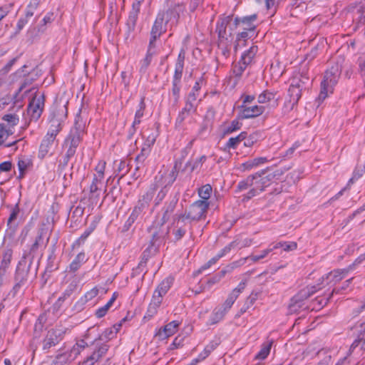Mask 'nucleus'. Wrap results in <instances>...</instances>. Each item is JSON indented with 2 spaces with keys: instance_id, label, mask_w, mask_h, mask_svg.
Returning a JSON list of instances; mask_svg holds the SVG:
<instances>
[{
  "instance_id": "36",
  "label": "nucleus",
  "mask_w": 365,
  "mask_h": 365,
  "mask_svg": "<svg viewBox=\"0 0 365 365\" xmlns=\"http://www.w3.org/2000/svg\"><path fill=\"white\" fill-rule=\"evenodd\" d=\"M46 322V317L44 314H41L38 316L36 321L34 328V336L35 338L40 337L44 327V324Z\"/></svg>"
},
{
  "instance_id": "23",
  "label": "nucleus",
  "mask_w": 365,
  "mask_h": 365,
  "mask_svg": "<svg viewBox=\"0 0 365 365\" xmlns=\"http://www.w3.org/2000/svg\"><path fill=\"white\" fill-rule=\"evenodd\" d=\"M87 258L84 252H79L71 264L66 267L65 272L70 273H75L77 272L81 265L87 261Z\"/></svg>"
},
{
  "instance_id": "61",
  "label": "nucleus",
  "mask_w": 365,
  "mask_h": 365,
  "mask_svg": "<svg viewBox=\"0 0 365 365\" xmlns=\"http://www.w3.org/2000/svg\"><path fill=\"white\" fill-rule=\"evenodd\" d=\"M138 16V13H136V11H130L127 21V25L128 26L129 29L134 30L136 25Z\"/></svg>"
},
{
  "instance_id": "14",
  "label": "nucleus",
  "mask_w": 365,
  "mask_h": 365,
  "mask_svg": "<svg viewBox=\"0 0 365 365\" xmlns=\"http://www.w3.org/2000/svg\"><path fill=\"white\" fill-rule=\"evenodd\" d=\"M239 108L241 110L238 113L237 117L238 119L241 120L256 118L262 115L265 110L264 106L257 105L251 107L242 105Z\"/></svg>"
},
{
  "instance_id": "8",
  "label": "nucleus",
  "mask_w": 365,
  "mask_h": 365,
  "mask_svg": "<svg viewBox=\"0 0 365 365\" xmlns=\"http://www.w3.org/2000/svg\"><path fill=\"white\" fill-rule=\"evenodd\" d=\"M232 15H229L222 18H220L216 23V33L217 34L219 47L224 43V41L230 42L229 38L232 36V28L230 29V32L227 33V27L232 21Z\"/></svg>"
},
{
  "instance_id": "11",
  "label": "nucleus",
  "mask_w": 365,
  "mask_h": 365,
  "mask_svg": "<svg viewBox=\"0 0 365 365\" xmlns=\"http://www.w3.org/2000/svg\"><path fill=\"white\" fill-rule=\"evenodd\" d=\"M68 101H63L61 99L55 100L50 108L48 118L64 122L68 115Z\"/></svg>"
},
{
  "instance_id": "18",
  "label": "nucleus",
  "mask_w": 365,
  "mask_h": 365,
  "mask_svg": "<svg viewBox=\"0 0 365 365\" xmlns=\"http://www.w3.org/2000/svg\"><path fill=\"white\" fill-rule=\"evenodd\" d=\"M27 66L26 65L23 66L21 68V72L24 73V76H26L25 78L24 79L23 82L21 83L19 88L16 92V93L14 96V98H16L19 94L28 86L32 84L35 81H36L40 76L38 73V71L36 68L33 69L31 72H29L28 73H24V68H26Z\"/></svg>"
},
{
  "instance_id": "3",
  "label": "nucleus",
  "mask_w": 365,
  "mask_h": 365,
  "mask_svg": "<svg viewBox=\"0 0 365 365\" xmlns=\"http://www.w3.org/2000/svg\"><path fill=\"white\" fill-rule=\"evenodd\" d=\"M341 69L339 65L335 64L327 69L324 75V78L320 85V92L316 99L318 106L328 96L329 93H332L335 86L341 76Z\"/></svg>"
},
{
  "instance_id": "22",
  "label": "nucleus",
  "mask_w": 365,
  "mask_h": 365,
  "mask_svg": "<svg viewBox=\"0 0 365 365\" xmlns=\"http://www.w3.org/2000/svg\"><path fill=\"white\" fill-rule=\"evenodd\" d=\"M20 212L19 204H16L12 208L10 215L7 220V231L9 232V237H13L18 227V224L12 225V222L17 218V216Z\"/></svg>"
},
{
  "instance_id": "6",
  "label": "nucleus",
  "mask_w": 365,
  "mask_h": 365,
  "mask_svg": "<svg viewBox=\"0 0 365 365\" xmlns=\"http://www.w3.org/2000/svg\"><path fill=\"white\" fill-rule=\"evenodd\" d=\"M321 289L320 284L317 283L312 286L308 285L299 290L292 297L289 305V311L291 313L297 312L304 305V301Z\"/></svg>"
},
{
  "instance_id": "34",
  "label": "nucleus",
  "mask_w": 365,
  "mask_h": 365,
  "mask_svg": "<svg viewBox=\"0 0 365 365\" xmlns=\"http://www.w3.org/2000/svg\"><path fill=\"white\" fill-rule=\"evenodd\" d=\"M257 51L258 47L257 46L253 45L248 50L245 51L242 54L240 60L242 61L243 64L249 66L252 63Z\"/></svg>"
},
{
  "instance_id": "31",
  "label": "nucleus",
  "mask_w": 365,
  "mask_h": 365,
  "mask_svg": "<svg viewBox=\"0 0 365 365\" xmlns=\"http://www.w3.org/2000/svg\"><path fill=\"white\" fill-rule=\"evenodd\" d=\"M13 255V250L11 248H8L4 250L2 256V260L0 264V274L4 275L6 274L7 269L9 268Z\"/></svg>"
},
{
  "instance_id": "28",
  "label": "nucleus",
  "mask_w": 365,
  "mask_h": 365,
  "mask_svg": "<svg viewBox=\"0 0 365 365\" xmlns=\"http://www.w3.org/2000/svg\"><path fill=\"white\" fill-rule=\"evenodd\" d=\"M252 244V240L246 238L243 240H240L239 239H235L227 245H226L223 250L225 254H228L232 249H242L243 247H247L250 246Z\"/></svg>"
},
{
  "instance_id": "45",
  "label": "nucleus",
  "mask_w": 365,
  "mask_h": 365,
  "mask_svg": "<svg viewBox=\"0 0 365 365\" xmlns=\"http://www.w3.org/2000/svg\"><path fill=\"white\" fill-rule=\"evenodd\" d=\"M109 347V345L106 343L101 344L93 351L91 356H93L95 361L97 362L107 353Z\"/></svg>"
},
{
  "instance_id": "51",
  "label": "nucleus",
  "mask_w": 365,
  "mask_h": 365,
  "mask_svg": "<svg viewBox=\"0 0 365 365\" xmlns=\"http://www.w3.org/2000/svg\"><path fill=\"white\" fill-rule=\"evenodd\" d=\"M212 188L210 185L207 184L202 186L198 190V195L201 197V200L207 201V200L210 197L212 193Z\"/></svg>"
},
{
  "instance_id": "57",
  "label": "nucleus",
  "mask_w": 365,
  "mask_h": 365,
  "mask_svg": "<svg viewBox=\"0 0 365 365\" xmlns=\"http://www.w3.org/2000/svg\"><path fill=\"white\" fill-rule=\"evenodd\" d=\"M128 167V164H127L125 160H120L117 168L118 174L121 173L118 179V183H119L120 180L128 173L129 169Z\"/></svg>"
},
{
  "instance_id": "17",
  "label": "nucleus",
  "mask_w": 365,
  "mask_h": 365,
  "mask_svg": "<svg viewBox=\"0 0 365 365\" xmlns=\"http://www.w3.org/2000/svg\"><path fill=\"white\" fill-rule=\"evenodd\" d=\"M158 135V131L152 133L147 136L141 152L135 158L137 162H143L150 151V147L154 145Z\"/></svg>"
},
{
  "instance_id": "33",
  "label": "nucleus",
  "mask_w": 365,
  "mask_h": 365,
  "mask_svg": "<svg viewBox=\"0 0 365 365\" xmlns=\"http://www.w3.org/2000/svg\"><path fill=\"white\" fill-rule=\"evenodd\" d=\"M170 8H169L165 14L166 18V22H168L171 20L174 21H177L178 19L180 16V12L182 11V5L178 4H175L174 7H173V4L170 5Z\"/></svg>"
},
{
  "instance_id": "55",
  "label": "nucleus",
  "mask_w": 365,
  "mask_h": 365,
  "mask_svg": "<svg viewBox=\"0 0 365 365\" xmlns=\"http://www.w3.org/2000/svg\"><path fill=\"white\" fill-rule=\"evenodd\" d=\"M114 331L113 329H106L101 335L98 336L93 341L91 342V345H93L95 342L97 341H102L104 339H107V341H109L112 339L115 336Z\"/></svg>"
},
{
  "instance_id": "27",
  "label": "nucleus",
  "mask_w": 365,
  "mask_h": 365,
  "mask_svg": "<svg viewBox=\"0 0 365 365\" xmlns=\"http://www.w3.org/2000/svg\"><path fill=\"white\" fill-rule=\"evenodd\" d=\"M269 160L266 157L255 158L252 160H249L245 163H242L240 166L242 171H250L253 168H257L260 165L267 163Z\"/></svg>"
},
{
  "instance_id": "54",
  "label": "nucleus",
  "mask_w": 365,
  "mask_h": 365,
  "mask_svg": "<svg viewBox=\"0 0 365 365\" xmlns=\"http://www.w3.org/2000/svg\"><path fill=\"white\" fill-rule=\"evenodd\" d=\"M271 343L264 344L259 351L255 356V359L263 360L267 357L271 349Z\"/></svg>"
},
{
  "instance_id": "42",
  "label": "nucleus",
  "mask_w": 365,
  "mask_h": 365,
  "mask_svg": "<svg viewBox=\"0 0 365 365\" xmlns=\"http://www.w3.org/2000/svg\"><path fill=\"white\" fill-rule=\"evenodd\" d=\"M81 112V110L79 111ZM81 118L80 113H78L75 118L74 125L71 129L70 133L79 135L83 137L85 125L82 122H79V119Z\"/></svg>"
},
{
  "instance_id": "19",
  "label": "nucleus",
  "mask_w": 365,
  "mask_h": 365,
  "mask_svg": "<svg viewBox=\"0 0 365 365\" xmlns=\"http://www.w3.org/2000/svg\"><path fill=\"white\" fill-rule=\"evenodd\" d=\"M288 97L284 103L283 110L284 113H289L292 110L295 106L297 105L301 96L298 90L293 88H289Z\"/></svg>"
},
{
  "instance_id": "9",
  "label": "nucleus",
  "mask_w": 365,
  "mask_h": 365,
  "mask_svg": "<svg viewBox=\"0 0 365 365\" xmlns=\"http://www.w3.org/2000/svg\"><path fill=\"white\" fill-rule=\"evenodd\" d=\"M257 14H253L242 17L236 16L235 17L233 22L234 29L240 27L242 30L255 31L257 26Z\"/></svg>"
},
{
  "instance_id": "21",
  "label": "nucleus",
  "mask_w": 365,
  "mask_h": 365,
  "mask_svg": "<svg viewBox=\"0 0 365 365\" xmlns=\"http://www.w3.org/2000/svg\"><path fill=\"white\" fill-rule=\"evenodd\" d=\"M82 136L69 133L63 143V145L68 146L66 152L75 155L76 149L78 147L81 142L82 141Z\"/></svg>"
},
{
  "instance_id": "32",
  "label": "nucleus",
  "mask_w": 365,
  "mask_h": 365,
  "mask_svg": "<svg viewBox=\"0 0 365 365\" xmlns=\"http://www.w3.org/2000/svg\"><path fill=\"white\" fill-rule=\"evenodd\" d=\"M255 32V31H249L246 30H242V31L239 32L236 36L235 50L237 51L239 46H245L246 41L254 36Z\"/></svg>"
},
{
  "instance_id": "25",
  "label": "nucleus",
  "mask_w": 365,
  "mask_h": 365,
  "mask_svg": "<svg viewBox=\"0 0 365 365\" xmlns=\"http://www.w3.org/2000/svg\"><path fill=\"white\" fill-rule=\"evenodd\" d=\"M56 138L49 135H46L42 140L39 146L38 157L40 159H43L49 151V148L53 143Z\"/></svg>"
},
{
  "instance_id": "48",
  "label": "nucleus",
  "mask_w": 365,
  "mask_h": 365,
  "mask_svg": "<svg viewBox=\"0 0 365 365\" xmlns=\"http://www.w3.org/2000/svg\"><path fill=\"white\" fill-rule=\"evenodd\" d=\"M317 355L319 357H321L322 356H324V357L315 365H329L331 360V356L329 354V349H322L317 351Z\"/></svg>"
},
{
  "instance_id": "60",
  "label": "nucleus",
  "mask_w": 365,
  "mask_h": 365,
  "mask_svg": "<svg viewBox=\"0 0 365 365\" xmlns=\"http://www.w3.org/2000/svg\"><path fill=\"white\" fill-rule=\"evenodd\" d=\"M88 344L85 341V340L81 339L78 341L76 345L73 346L71 352L75 356L80 354L81 351L85 349V347L88 346Z\"/></svg>"
},
{
  "instance_id": "7",
  "label": "nucleus",
  "mask_w": 365,
  "mask_h": 365,
  "mask_svg": "<svg viewBox=\"0 0 365 365\" xmlns=\"http://www.w3.org/2000/svg\"><path fill=\"white\" fill-rule=\"evenodd\" d=\"M45 105V95L35 93L27 106V113L30 115V120L37 121L43 113Z\"/></svg>"
},
{
  "instance_id": "15",
  "label": "nucleus",
  "mask_w": 365,
  "mask_h": 365,
  "mask_svg": "<svg viewBox=\"0 0 365 365\" xmlns=\"http://www.w3.org/2000/svg\"><path fill=\"white\" fill-rule=\"evenodd\" d=\"M158 297H160V285H158L154 291L153 299L149 304L147 312L143 319L144 322L150 320L158 314L160 307V299Z\"/></svg>"
},
{
  "instance_id": "12",
  "label": "nucleus",
  "mask_w": 365,
  "mask_h": 365,
  "mask_svg": "<svg viewBox=\"0 0 365 365\" xmlns=\"http://www.w3.org/2000/svg\"><path fill=\"white\" fill-rule=\"evenodd\" d=\"M63 335L64 332L61 330L55 329L48 330L43 341V349L48 350L58 344L63 339Z\"/></svg>"
},
{
  "instance_id": "35",
  "label": "nucleus",
  "mask_w": 365,
  "mask_h": 365,
  "mask_svg": "<svg viewBox=\"0 0 365 365\" xmlns=\"http://www.w3.org/2000/svg\"><path fill=\"white\" fill-rule=\"evenodd\" d=\"M76 287V284H70L66 289L63 292L62 296L59 297L57 301L53 304V307L56 309H59L63 303V302L69 297L72 293L74 292L75 289Z\"/></svg>"
},
{
  "instance_id": "52",
  "label": "nucleus",
  "mask_w": 365,
  "mask_h": 365,
  "mask_svg": "<svg viewBox=\"0 0 365 365\" xmlns=\"http://www.w3.org/2000/svg\"><path fill=\"white\" fill-rule=\"evenodd\" d=\"M2 120L7 123L9 128H14L19 122V118L16 114L9 113L6 114L2 117Z\"/></svg>"
},
{
  "instance_id": "53",
  "label": "nucleus",
  "mask_w": 365,
  "mask_h": 365,
  "mask_svg": "<svg viewBox=\"0 0 365 365\" xmlns=\"http://www.w3.org/2000/svg\"><path fill=\"white\" fill-rule=\"evenodd\" d=\"M139 215H140L138 213H137L136 211L133 210L130 215L129 216L128 220L125 221V222L123 227L122 232H125L128 231L130 229V227H132V225L134 224L135 220L138 219Z\"/></svg>"
},
{
  "instance_id": "47",
  "label": "nucleus",
  "mask_w": 365,
  "mask_h": 365,
  "mask_svg": "<svg viewBox=\"0 0 365 365\" xmlns=\"http://www.w3.org/2000/svg\"><path fill=\"white\" fill-rule=\"evenodd\" d=\"M177 166L178 163H175L174 167L173 168L172 170L170 172L168 175L161 176V185L165 183L167 185H171L174 182L178 174Z\"/></svg>"
},
{
  "instance_id": "49",
  "label": "nucleus",
  "mask_w": 365,
  "mask_h": 365,
  "mask_svg": "<svg viewBox=\"0 0 365 365\" xmlns=\"http://www.w3.org/2000/svg\"><path fill=\"white\" fill-rule=\"evenodd\" d=\"M253 180V175H250L247 176L245 179L240 181L237 187V190L242 191L248 189L250 187H254Z\"/></svg>"
},
{
  "instance_id": "10",
  "label": "nucleus",
  "mask_w": 365,
  "mask_h": 365,
  "mask_svg": "<svg viewBox=\"0 0 365 365\" xmlns=\"http://www.w3.org/2000/svg\"><path fill=\"white\" fill-rule=\"evenodd\" d=\"M197 99L193 93H188L185 98V106L178 114L176 120L178 123H182L188 116L196 112L198 106Z\"/></svg>"
},
{
  "instance_id": "30",
  "label": "nucleus",
  "mask_w": 365,
  "mask_h": 365,
  "mask_svg": "<svg viewBox=\"0 0 365 365\" xmlns=\"http://www.w3.org/2000/svg\"><path fill=\"white\" fill-rule=\"evenodd\" d=\"M160 38V22L158 16L156 18L150 32V38L148 47H158L157 39Z\"/></svg>"
},
{
  "instance_id": "62",
  "label": "nucleus",
  "mask_w": 365,
  "mask_h": 365,
  "mask_svg": "<svg viewBox=\"0 0 365 365\" xmlns=\"http://www.w3.org/2000/svg\"><path fill=\"white\" fill-rule=\"evenodd\" d=\"M237 299V297L235 294L231 292L227 297V299L225 300L223 304V307L222 309L227 312V310H229L232 307V306L233 305L234 302Z\"/></svg>"
},
{
  "instance_id": "4",
  "label": "nucleus",
  "mask_w": 365,
  "mask_h": 365,
  "mask_svg": "<svg viewBox=\"0 0 365 365\" xmlns=\"http://www.w3.org/2000/svg\"><path fill=\"white\" fill-rule=\"evenodd\" d=\"M269 170V168L267 167L253 174L254 187H252L247 194L243 195L242 201H248L253 197L263 192L267 187L271 185L272 181L267 174Z\"/></svg>"
},
{
  "instance_id": "38",
  "label": "nucleus",
  "mask_w": 365,
  "mask_h": 365,
  "mask_svg": "<svg viewBox=\"0 0 365 365\" xmlns=\"http://www.w3.org/2000/svg\"><path fill=\"white\" fill-rule=\"evenodd\" d=\"M226 254L222 249L215 257L211 258L208 262L204 264L196 272V274L202 273L204 270L209 269L212 265L215 264L220 258L225 256Z\"/></svg>"
},
{
  "instance_id": "50",
  "label": "nucleus",
  "mask_w": 365,
  "mask_h": 365,
  "mask_svg": "<svg viewBox=\"0 0 365 365\" xmlns=\"http://www.w3.org/2000/svg\"><path fill=\"white\" fill-rule=\"evenodd\" d=\"M226 312L223 310L222 308L219 309H215L210 317V324H215L221 321L225 317Z\"/></svg>"
},
{
  "instance_id": "43",
  "label": "nucleus",
  "mask_w": 365,
  "mask_h": 365,
  "mask_svg": "<svg viewBox=\"0 0 365 365\" xmlns=\"http://www.w3.org/2000/svg\"><path fill=\"white\" fill-rule=\"evenodd\" d=\"M242 123L239 121L238 118L231 121L230 124L227 125L222 132L223 136L230 135L237 130L241 129Z\"/></svg>"
},
{
  "instance_id": "59",
  "label": "nucleus",
  "mask_w": 365,
  "mask_h": 365,
  "mask_svg": "<svg viewBox=\"0 0 365 365\" xmlns=\"http://www.w3.org/2000/svg\"><path fill=\"white\" fill-rule=\"evenodd\" d=\"M149 202H150L148 200H146L143 197H142L138 200L137 205L133 207V210L136 211L137 213L140 215L143 210L148 206Z\"/></svg>"
},
{
  "instance_id": "46",
  "label": "nucleus",
  "mask_w": 365,
  "mask_h": 365,
  "mask_svg": "<svg viewBox=\"0 0 365 365\" xmlns=\"http://www.w3.org/2000/svg\"><path fill=\"white\" fill-rule=\"evenodd\" d=\"M177 202H178V200L173 199L169 202V204L166 206L165 210L164 212V214H163V216L162 218L163 222H161V225H163L165 222H167L170 219L172 213L173 212V211L175 208Z\"/></svg>"
},
{
  "instance_id": "41",
  "label": "nucleus",
  "mask_w": 365,
  "mask_h": 365,
  "mask_svg": "<svg viewBox=\"0 0 365 365\" xmlns=\"http://www.w3.org/2000/svg\"><path fill=\"white\" fill-rule=\"evenodd\" d=\"M245 136V131L241 132L236 137L230 138L225 144V149H236L238 145L244 140Z\"/></svg>"
},
{
  "instance_id": "26",
  "label": "nucleus",
  "mask_w": 365,
  "mask_h": 365,
  "mask_svg": "<svg viewBox=\"0 0 365 365\" xmlns=\"http://www.w3.org/2000/svg\"><path fill=\"white\" fill-rule=\"evenodd\" d=\"M339 292V289H333L331 292L329 294L328 297L321 296L316 297L312 302V309L314 310H320L322 308H323L324 306L327 304L330 299L332 297V296L334 294H338Z\"/></svg>"
},
{
  "instance_id": "44",
  "label": "nucleus",
  "mask_w": 365,
  "mask_h": 365,
  "mask_svg": "<svg viewBox=\"0 0 365 365\" xmlns=\"http://www.w3.org/2000/svg\"><path fill=\"white\" fill-rule=\"evenodd\" d=\"M247 66L240 60L237 63L232 64V72L237 81H239Z\"/></svg>"
},
{
  "instance_id": "20",
  "label": "nucleus",
  "mask_w": 365,
  "mask_h": 365,
  "mask_svg": "<svg viewBox=\"0 0 365 365\" xmlns=\"http://www.w3.org/2000/svg\"><path fill=\"white\" fill-rule=\"evenodd\" d=\"M280 97L277 96V92L265 90L257 97V102L264 104L268 102L271 103V106L276 108L279 105Z\"/></svg>"
},
{
  "instance_id": "56",
  "label": "nucleus",
  "mask_w": 365,
  "mask_h": 365,
  "mask_svg": "<svg viewBox=\"0 0 365 365\" xmlns=\"http://www.w3.org/2000/svg\"><path fill=\"white\" fill-rule=\"evenodd\" d=\"M175 278L170 275L161 282V295L165 294L170 289L174 282Z\"/></svg>"
},
{
  "instance_id": "58",
  "label": "nucleus",
  "mask_w": 365,
  "mask_h": 365,
  "mask_svg": "<svg viewBox=\"0 0 365 365\" xmlns=\"http://www.w3.org/2000/svg\"><path fill=\"white\" fill-rule=\"evenodd\" d=\"M359 345V349L365 351V337H359V339L354 341L349 349L350 354L354 352Z\"/></svg>"
},
{
  "instance_id": "13",
  "label": "nucleus",
  "mask_w": 365,
  "mask_h": 365,
  "mask_svg": "<svg viewBox=\"0 0 365 365\" xmlns=\"http://www.w3.org/2000/svg\"><path fill=\"white\" fill-rule=\"evenodd\" d=\"M353 269V265H349L346 268L344 269H334L326 275L323 276L322 278L319 279V282L320 284V287H322V284L324 282V279H330V282H333L334 284L339 282L342 280L347 274Z\"/></svg>"
},
{
  "instance_id": "37",
  "label": "nucleus",
  "mask_w": 365,
  "mask_h": 365,
  "mask_svg": "<svg viewBox=\"0 0 365 365\" xmlns=\"http://www.w3.org/2000/svg\"><path fill=\"white\" fill-rule=\"evenodd\" d=\"M48 121L51 123V125L46 134L56 138L58 133L63 128V122L58 121L56 119L53 120L51 118H48Z\"/></svg>"
},
{
  "instance_id": "5",
  "label": "nucleus",
  "mask_w": 365,
  "mask_h": 365,
  "mask_svg": "<svg viewBox=\"0 0 365 365\" xmlns=\"http://www.w3.org/2000/svg\"><path fill=\"white\" fill-rule=\"evenodd\" d=\"M210 203L205 200H197L193 202L185 214L175 215L174 218L184 221L185 219L190 221H199L206 217Z\"/></svg>"
},
{
  "instance_id": "2",
  "label": "nucleus",
  "mask_w": 365,
  "mask_h": 365,
  "mask_svg": "<svg viewBox=\"0 0 365 365\" xmlns=\"http://www.w3.org/2000/svg\"><path fill=\"white\" fill-rule=\"evenodd\" d=\"M159 212L155 215V219L152 224L147 228V232L150 235V241L148 247L143 251L141 260L139 262L136 270L143 271V267H145L148 259L152 256L155 255L160 247V221L158 220Z\"/></svg>"
},
{
  "instance_id": "16",
  "label": "nucleus",
  "mask_w": 365,
  "mask_h": 365,
  "mask_svg": "<svg viewBox=\"0 0 365 365\" xmlns=\"http://www.w3.org/2000/svg\"><path fill=\"white\" fill-rule=\"evenodd\" d=\"M60 259L57 257L48 256L45 270L41 276L43 284L44 285L51 277L52 272L59 269Z\"/></svg>"
},
{
  "instance_id": "39",
  "label": "nucleus",
  "mask_w": 365,
  "mask_h": 365,
  "mask_svg": "<svg viewBox=\"0 0 365 365\" xmlns=\"http://www.w3.org/2000/svg\"><path fill=\"white\" fill-rule=\"evenodd\" d=\"M261 138V133L258 131L254 132L248 135L247 132H245V136L244 139V145L245 147L250 148L253 146L256 143L259 141Z\"/></svg>"
},
{
  "instance_id": "24",
  "label": "nucleus",
  "mask_w": 365,
  "mask_h": 365,
  "mask_svg": "<svg viewBox=\"0 0 365 365\" xmlns=\"http://www.w3.org/2000/svg\"><path fill=\"white\" fill-rule=\"evenodd\" d=\"M309 82V76H307V74L302 73L299 77L296 76L292 79L289 88H292L293 86L294 88L299 91V95L302 96V92L303 90L307 88Z\"/></svg>"
},
{
  "instance_id": "64",
  "label": "nucleus",
  "mask_w": 365,
  "mask_h": 365,
  "mask_svg": "<svg viewBox=\"0 0 365 365\" xmlns=\"http://www.w3.org/2000/svg\"><path fill=\"white\" fill-rule=\"evenodd\" d=\"M113 304V303H112V301L109 300L103 307L98 309L95 314L96 317L101 318L104 317Z\"/></svg>"
},
{
  "instance_id": "1",
  "label": "nucleus",
  "mask_w": 365,
  "mask_h": 365,
  "mask_svg": "<svg viewBox=\"0 0 365 365\" xmlns=\"http://www.w3.org/2000/svg\"><path fill=\"white\" fill-rule=\"evenodd\" d=\"M43 229L38 230L33 244L23 252L22 257L19 261L14 272V284L9 293V295H11L12 297H15L19 293L23 294L24 292V287L28 284L31 276V266L43 242Z\"/></svg>"
},
{
  "instance_id": "40",
  "label": "nucleus",
  "mask_w": 365,
  "mask_h": 365,
  "mask_svg": "<svg viewBox=\"0 0 365 365\" xmlns=\"http://www.w3.org/2000/svg\"><path fill=\"white\" fill-rule=\"evenodd\" d=\"M179 322L177 321H173L166 324L163 329H161V336L163 334L165 338H168L173 335L178 330Z\"/></svg>"
},
{
  "instance_id": "63",
  "label": "nucleus",
  "mask_w": 365,
  "mask_h": 365,
  "mask_svg": "<svg viewBox=\"0 0 365 365\" xmlns=\"http://www.w3.org/2000/svg\"><path fill=\"white\" fill-rule=\"evenodd\" d=\"M179 83L180 82H177L176 80H173V82L172 95L174 103H177L180 98V86H179Z\"/></svg>"
},
{
  "instance_id": "29",
  "label": "nucleus",
  "mask_w": 365,
  "mask_h": 365,
  "mask_svg": "<svg viewBox=\"0 0 365 365\" xmlns=\"http://www.w3.org/2000/svg\"><path fill=\"white\" fill-rule=\"evenodd\" d=\"M158 55V47H148L145 58L141 61L140 72H145L153 58Z\"/></svg>"
}]
</instances>
